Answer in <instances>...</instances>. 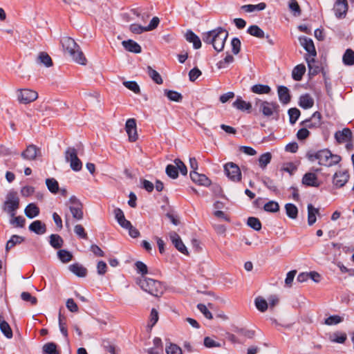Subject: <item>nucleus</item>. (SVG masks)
Segmentation results:
<instances>
[{
  "label": "nucleus",
  "instance_id": "obj_1",
  "mask_svg": "<svg viewBox=\"0 0 354 354\" xmlns=\"http://www.w3.org/2000/svg\"><path fill=\"white\" fill-rule=\"evenodd\" d=\"M228 37V32L223 28H217L212 30L204 32L202 36L203 41L212 44L217 52H221Z\"/></svg>",
  "mask_w": 354,
  "mask_h": 354
},
{
  "label": "nucleus",
  "instance_id": "obj_2",
  "mask_svg": "<svg viewBox=\"0 0 354 354\" xmlns=\"http://www.w3.org/2000/svg\"><path fill=\"white\" fill-rule=\"evenodd\" d=\"M62 44L64 51L71 56L74 62L81 65L86 64V58L73 39L68 37H63Z\"/></svg>",
  "mask_w": 354,
  "mask_h": 354
},
{
  "label": "nucleus",
  "instance_id": "obj_3",
  "mask_svg": "<svg viewBox=\"0 0 354 354\" xmlns=\"http://www.w3.org/2000/svg\"><path fill=\"white\" fill-rule=\"evenodd\" d=\"M308 158L312 162L318 160L320 165L326 167H332L339 163L341 160L339 156L332 154L331 152L327 149L320 150L313 153H308Z\"/></svg>",
  "mask_w": 354,
  "mask_h": 354
},
{
  "label": "nucleus",
  "instance_id": "obj_4",
  "mask_svg": "<svg viewBox=\"0 0 354 354\" xmlns=\"http://www.w3.org/2000/svg\"><path fill=\"white\" fill-rule=\"evenodd\" d=\"M138 284L144 291L154 297H160L164 292L161 283L151 278L142 277L138 279Z\"/></svg>",
  "mask_w": 354,
  "mask_h": 354
},
{
  "label": "nucleus",
  "instance_id": "obj_5",
  "mask_svg": "<svg viewBox=\"0 0 354 354\" xmlns=\"http://www.w3.org/2000/svg\"><path fill=\"white\" fill-rule=\"evenodd\" d=\"M19 207V198L17 192L10 191L6 196L3 203V210L9 216H15Z\"/></svg>",
  "mask_w": 354,
  "mask_h": 354
},
{
  "label": "nucleus",
  "instance_id": "obj_6",
  "mask_svg": "<svg viewBox=\"0 0 354 354\" xmlns=\"http://www.w3.org/2000/svg\"><path fill=\"white\" fill-rule=\"evenodd\" d=\"M66 205L68 207L73 218L77 221H80L83 218V205L76 196H71Z\"/></svg>",
  "mask_w": 354,
  "mask_h": 354
},
{
  "label": "nucleus",
  "instance_id": "obj_7",
  "mask_svg": "<svg viewBox=\"0 0 354 354\" xmlns=\"http://www.w3.org/2000/svg\"><path fill=\"white\" fill-rule=\"evenodd\" d=\"M255 106L266 117L273 115L274 112L277 111L278 109V105L275 102H270L259 99L256 100Z\"/></svg>",
  "mask_w": 354,
  "mask_h": 354
},
{
  "label": "nucleus",
  "instance_id": "obj_8",
  "mask_svg": "<svg viewBox=\"0 0 354 354\" xmlns=\"http://www.w3.org/2000/svg\"><path fill=\"white\" fill-rule=\"evenodd\" d=\"M65 159L70 162L71 169L75 171L81 170L82 164L77 157V151L73 147H69L65 152Z\"/></svg>",
  "mask_w": 354,
  "mask_h": 354
},
{
  "label": "nucleus",
  "instance_id": "obj_9",
  "mask_svg": "<svg viewBox=\"0 0 354 354\" xmlns=\"http://www.w3.org/2000/svg\"><path fill=\"white\" fill-rule=\"evenodd\" d=\"M224 171L227 176L234 182L241 179V172L239 167L234 162H227L224 165Z\"/></svg>",
  "mask_w": 354,
  "mask_h": 354
},
{
  "label": "nucleus",
  "instance_id": "obj_10",
  "mask_svg": "<svg viewBox=\"0 0 354 354\" xmlns=\"http://www.w3.org/2000/svg\"><path fill=\"white\" fill-rule=\"evenodd\" d=\"M38 97V93L33 90L24 88L17 92L18 100L23 104H28L36 100Z\"/></svg>",
  "mask_w": 354,
  "mask_h": 354
},
{
  "label": "nucleus",
  "instance_id": "obj_11",
  "mask_svg": "<svg viewBox=\"0 0 354 354\" xmlns=\"http://www.w3.org/2000/svg\"><path fill=\"white\" fill-rule=\"evenodd\" d=\"M349 174L346 170L336 171L333 175V183L337 188L342 187L348 182Z\"/></svg>",
  "mask_w": 354,
  "mask_h": 354
},
{
  "label": "nucleus",
  "instance_id": "obj_12",
  "mask_svg": "<svg viewBox=\"0 0 354 354\" xmlns=\"http://www.w3.org/2000/svg\"><path fill=\"white\" fill-rule=\"evenodd\" d=\"M125 130L128 134L129 140L130 142H135L138 138V135L136 129V122L133 118L128 119L125 124Z\"/></svg>",
  "mask_w": 354,
  "mask_h": 354
},
{
  "label": "nucleus",
  "instance_id": "obj_13",
  "mask_svg": "<svg viewBox=\"0 0 354 354\" xmlns=\"http://www.w3.org/2000/svg\"><path fill=\"white\" fill-rule=\"evenodd\" d=\"M170 239L175 248L182 254L188 255L189 252L180 236L175 232L169 233Z\"/></svg>",
  "mask_w": 354,
  "mask_h": 354
},
{
  "label": "nucleus",
  "instance_id": "obj_14",
  "mask_svg": "<svg viewBox=\"0 0 354 354\" xmlns=\"http://www.w3.org/2000/svg\"><path fill=\"white\" fill-rule=\"evenodd\" d=\"M299 41L300 45L308 53L307 56H310V58L316 56L317 53L311 39L302 36L299 37Z\"/></svg>",
  "mask_w": 354,
  "mask_h": 354
},
{
  "label": "nucleus",
  "instance_id": "obj_15",
  "mask_svg": "<svg viewBox=\"0 0 354 354\" xmlns=\"http://www.w3.org/2000/svg\"><path fill=\"white\" fill-rule=\"evenodd\" d=\"M40 156V150L36 146L30 145L27 147L26 149L21 153L23 158L32 160Z\"/></svg>",
  "mask_w": 354,
  "mask_h": 354
},
{
  "label": "nucleus",
  "instance_id": "obj_16",
  "mask_svg": "<svg viewBox=\"0 0 354 354\" xmlns=\"http://www.w3.org/2000/svg\"><path fill=\"white\" fill-rule=\"evenodd\" d=\"M308 224L311 226L317 221V216H320L319 209L315 207L312 204H308Z\"/></svg>",
  "mask_w": 354,
  "mask_h": 354
},
{
  "label": "nucleus",
  "instance_id": "obj_17",
  "mask_svg": "<svg viewBox=\"0 0 354 354\" xmlns=\"http://www.w3.org/2000/svg\"><path fill=\"white\" fill-rule=\"evenodd\" d=\"M351 137L352 132L348 128H344L342 131H338L335 133V138L339 143L348 142Z\"/></svg>",
  "mask_w": 354,
  "mask_h": 354
},
{
  "label": "nucleus",
  "instance_id": "obj_18",
  "mask_svg": "<svg viewBox=\"0 0 354 354\" xmlns=\"http://www.w3.org/2000/svg\"><path fill=\"white\" fill-rule=\"evenodd\" d=\"M190 178L194 183H198V185L208 186L210 184V180L205 175L200 174L196 171H191Z\"/></svg>",
  "mask_w": 354,
  "mask_h": 354
},
{
  "label": "nucleus",
  "instance_id": "obj_19",
  "mask_svg": "<svg viewBox=\"0 0 354 354\" xmlns=\"http://www.w3.org/2000/svg\"><path fill=\"white\" fill-rule=\"evenodd\" d=\"M302 183L306 186H311L317 187L319 186V183L317 176L313 173H306L302 178Z\"/></svg>",
  "mask_w": 354,
  "mask_h": 354
},
{
  "label": "nucleus",
  "instance_id": "obj_20",
  "mask_svg": "<svg viewBox=\"0 0 354 354\" xmlns=\"http://www.w3.org/2000/svg\"><path fill=\"white\" fill-rule=\"evenodd\" d=\"M123 47L129 52L133 53H141V46L132 39H128L122 42Z\"/></svg>",
  "mask_w": 354,
  "mask_h": 354
},
{
  "label": "nucleus",
  "instance_id": "obj_21",
  "mask_svg": "<svg viewBox=\"0 0 354 354\" xmlns=\"http://www.w3.org/2000/svg\"><path fill=\"white\" fill-rule=\"evenodd\" d=\"M114 215L118 223L122 227L125 228L131 226V222L125 218L124 214L122 209L120 208L115 209Z\"/></svg>",
  "mask_w": 354,
  "mask_h": 354
},
{
  "label": "nucleus",
  "instance_id": "obj_22",
  "mask_svg": "<svg viewBox=\"0 0 354 354\" xmlns=\"http://www.w3.org/2000/svg\"><path fill=\"white\" fill-rule=\"evenodd\" d=\"M30 231L37 234H43L46 231V227L41 221L37 220L33 221L28 227Z\"/></svg>",
  "mask_w": 354,
  "mask_h": 354
},
{
  "label": "nucleus",
  "instance_id": "obj_23",
  "mask_svg": "<svg viewBox=\"0 0 354 354\" xmlns=\"http://www.w3.org/2000/svg\"><path fill=\"white\" fill-rule=\"evenodd\" d=\"M185 39L187 41L192 43L194 48L199 49L201 47L200 38L192 30H187L185 34Z\"/></svg>",
  "mask_w": 354,
  "mask_h": 354
},
{
  "label": "nucleus",
  "instance_id": "obj_24",
  "mask_svg": "<svg viewBox=\"0 0 354 354\" xmlns=\"http://www.w3.org/2000/svg\"><path fill=\"white\" fill-rule=\"evenodd\" d=\"M328 338L332 342L344 344L347 339V335L344 332L335 331L330 334Z\"/></svg>",
  "mask_w": 354,
  "mask_h": 354
},
{
  "label": "nucleus",
  "instance_id": "obj_25",
  "mask_svg": "<svg viewBox=\"0 0 354 354\" xmlns=\"http://www.w3.org/2000/svg\"><path fill=\"white\" fill-rule=\"evenodd\" d=\"M232 106L238 110L244 111H250L252 108V104L242 100L241 97H238L233 102Z\"/></svg>",
  "mask_w": 354,
  "mask_h": 354
},
{
  "label": "nucleus",
  "instance_id": "obj_26",
  "mask_svg": "<svg viewBox=\"0 0 354 354\" xmlns=\"http://www.w3.org/2000/svg\"><path fill=\"white\" fill-rule=\"evenodd\" d=\"M24 213L28 218H33L39 215V209L35 203H30L26 207Z\"/></svg>",
  "mask_w": 354,
  "mask_h": 354
},
{
  "label": "nucleus",
  "instance_id": "obj_27",
  "mask_svg": "<svg viewBox=\"0 0 354 354\" xmlns=\"http://www.w3.org/2000/svg\"><path fill=\"white\" fill-rule=\"evenodd\" d=\"M69 270L79 277H84L86 275L87 270L82 266L75 263L69 266Z\"/></svg>",
  "mask_w": 354,
  "mask_h": 354
},
{
  "label": "nucleus",
  "instance_id": "obj_28",
  "mask_svg": "<svg viewBox=\"0 0 354 354\" xmlns=\"http://www.w3.org/2000/svg\"><path fill=\"white\" fill-rule=\"evenodd\" d=\"M306 72V67L304 64L296 66L292 72V78L296 81H300Z\"/></svg>",
  "mask_w": 354,
  "mask_h": 354
},
{
  "label": "nucleus",
  "instance_id": "obj_29",
  "mask_svg": "<svg viewBox=\"0 0 354 354\" xmlns=\"http://www.w3.org/2000/svg\"><path fill=\"white\" fill-rule=\"evenodd\" d=\"M278 95L280 101L283 104H287L290 100L289 91L287 87L280 86L278 88Z\"/></svg>",
  "mask_w": 354,
  "mask_h": 354
},
{
  "label": "nucleus",
  "instance_id": "obj_30",
  "mask_svg": "<svg viewBox=\"0 0 354 354\" xmlns=\"http://www.w3.org/2000/svg\"><path fill=\"white\" fill-rule=\"evenodd\" d=\"M266 5L265 3H260L257 5H244L241 6V9L247 12H252L255 11L263 10L266 8Z\"/></svg>",
  "mask_w": 354,
  "mask_h": 354
},
{
  "label": "nucleus",
  "instance_id": "obj_31",
  "mask_svg": "<svg viewBox=\"0 0 354 354\" xmlns=\"http://www.w3.org/2000/svg\"><path fill=\"white\" fill-rule=\"evenodd\" d=\"M251 91L256 94H268L270 92L271 88L268 85L258 84L252 86Z\"/></svg>",
  "mask_w": 354,
  "mask_h": 354
},
{
  "label": "nucleus",
  "instance_id": "obj_32",
  "mask_svg": "<svg viewBox=\"0 0 354 354\" xmlns=\"http://www.w3.org/2000/svg\"><path fill=\"white\" fill-rule=\"evenodd\" d=\"M314 104L313 99L308 95L306 94L300 97L299 105L304 109L311 108Z\"/></svg>",
  "mask_w": 354,
  "mask_h": 354
},
{
  "label": "nucleus",
  "instance_id": "obj_33",
  "mask_svg": "<svg viewBox=\"0 0 354 354\" xmlns=\"http://www.w3.org/2000/svg\"><path fill=\"white\" fill-rule=\"evenodd\" d=\"M348 9V4L345 3H335L334 6V11L336 17H342L344 15Z\"/></svg>",
  "mask_w": 354,
  "mask_h": 354
},
{
  "label": "nucleus",
  "instance_id": "obj_34",
  "mask_svg": "<svg viewBox=\"0 0 354 354\" xmlns=\"http://www.w3.org/2000/svg\"><path fill=\"white\" fill-rule=\"evenodd\" d=\"M248 32L252 36L256 37L259 39L265 37V33L258 26H250L248 29Z\"/></svg>",
  "mask_w": 354,
  "mask_h": 354
},
{
  "label": "nucleus",
  "instance_id": "obj_35",
  "mask_svg": "<svg viewBox=\"0 0 354 354\" xmlns=\"http://www.w3.org/2000/svg\"><path fill=\"white\" fill-rule=\"evenodd\" d=\"M164 93L169 98V100L173 102H179L183 99L182 95L180 93L175 91L165 89L164 91Z\"/></svg>",
  "mask_w": 354,
  "mask_h": 354
},
{
  "label": "nucleus",
  "instance_id": "obj_36",
  "mask_svg": "<svg viewBox=\"0 0 354 354\" xmlns=\"http://www.w3.org/2000/svg\"><path fill=\"white\" fill-rule=\"evenodd\" d=\"M24 241V238L17 235H13L10 240L8 241L6 245V250L8 252L14 246L20 244Z\"/></svg>",
  "mask_w": 354,
  "mask_h": 354
},
{
  "label": "nucleus",
  "instance_id": "obj_37",
  "mask_svg": "<svg viewBox=\"0 0 354 354\" xmlns=\"http://www.w3.org/2000/svg\"><path fill=\"white\" fill-rule=\"evenodd\" d=\"M64 243V240L58 234H51L50 236V245L55 248H60Z\"/></svg>",
  "mask_w": 354,
  "mask_h": 354
},
{
  "label": "nucleus",
  "instance_id": "obj_38",
  "mask_svg": "<svg viewBox=\"0 0 354 354\" xmlns=\"http://www.w3.org/2000/svg\"><path fill=\"white\" fill-rule=\"evenodd\" d=\"M39 63L44 64L46 67H50L53 65V62L50 57L44 52H41L37 57Z\"/></svg>",
  "mask_w": 354,
  "mask_h": 354
},
{
  "label": "nucleus",
  "instance_id": "obj_39",
  "mask_svg": "<svg viewBox=\"0 0 354 354\" xmlns=\"http://www.w3.org/2000/svg\"><path fill=\"white\" fill-rule=\"evenodd\" d=\"M272 159V155L270 153L267 152L265 153H263L260 156L259 158V167L264 169L267 165L270 162Z\"/></svg>",
  "mask_w": 354,
  "mask_h": 354
},
{
  "label": "nucleus",
  "instance_id": "obj_40",
  "mask_svg": "<svg viewBox=\"0 0 354 354\" xmlns=\"http://www.w3.org/2000/svg\"><path fill=\"white\" fill-rule=\"evenodd\" d=\"M254 304L257 308L261 312H265L268 308V301L262 297H257Z\"/></svg>",
  "mask_w": 354,
  "mask_h": 354
},
{
  "label": "nucleus",
  "instance_id": "obj_41",
  "mask_svg": "<svg viewBox=\"0 0 354 354\" xmlns=\"http://www.w3.org/2000/svg\"><path fill=\"white\" fill-rule=\"evenodd\" d=\"M10 218L9 220V223L12 225H13L15 227H23L24 226L25 223H26V219L23 216H15H15H10Z\"/></svg>",
  "mask_w": 354,
  "mask_h": 354
},
{
  "label": "nucleus",
  "instance_id": "obj_42",
  "mask_svg": "<svg viewBox=\"0 0 354 354\" xmlns=\"http://www.w3.org/2000/svg\"><path fill=\"white\" fill-rule=\"evenodd\" d=\"M286 214L290 218L295 219L297 217L298 209L292 203H288L285 205Z\"/></svg>",
  "mask_w": 354,
  "mask_h": 354
},
{
  "label": "nucleus",
  "instance_id": "obj_43",
  "mask_svg": "<svg viewBox=\"0 0 354 354\" xmlns=\"http://www.w3.org/2000/svg\"><path fill=\"white\" fill-rule=\"evenodd\" d=\"M1 333L8 339L13 337L12 330L6 321H1Z\"/></svg>",
  "mask_w": 354,
  "mask_h": 354
},
{
  "label": "nucleus",
  "instance_id": "obj_44",
  "mask_svg": "<svg viewBox=\"0 0 354 354\" xmlns=\"http://www.w3.org/2000/svg\"><path fill=\"white\" fill-rule=\"evenodd\" d=\"M147 72L149 76L158 84H162V79L160 75L151 66L147 67Z\"/></svg>",
  "mask_w": 354,
  "mask_h": 354
},
{
  "label": "nucleus",
  "instance_id": "obj_45",
  "mask_svg": "<svg viewBox=\"0 0 354 354\" xmlns=\"http://www.w3.org/2000/svg\"><path fill=\"white\" fill-rule=\"evenodd\" d=\"M288 8L294 16L298 17L301 13L300 6L296 0H290Z\"/></svg>",
  "mask_w": 354,
  "mask_h": 354
},
{
  "label": "nucleus",
  "instance_id": "obj_46",
  "mask_svg": "<svg viewBox=\"0 0 354 354\" xmlns=\"http://www.w3.org/2000/svg\"><path fill=\"white\" fill-rule=\"evenodd\" d=\"M343 62L346 65L354 64V51L347 49L343 55Z\"/></svg>",
  "mask_w": 354,
  "mask_h": 354
},
{
  "label": "nucleus",
  "instance_id": "obj_47",
  "mask_svg": "<svg viewBox=\"0 0 354 354\" xmlns=\"http://www.w3.org/2000/svg\"><path fill=\"white\" fill-rule=\"evenodd\" d=\"M46 184L49 191L53 194H55L59 190V185L57 181L54 178H47L46 180Z\"/></svg>",
  "mask_w": 354,
  "mask_h": 354
},
{
  "label": "nucleus",
  "instance_id": "obj_48",
  "mask_svg": "<svg viewBox=\"0 0 354 354\" xmlns=\"http://www.w3.org/2000/svg\"><path fill=\"white\" fill-rule=\"evenodd\" d=\"M263 209L266 212L274 213L279 210V205L277 202L270 201L264 205Z\"/></svg>",
  "mask_w": 354,
  "mask_h": 354
},
{
  "label": "nucleus",
  "instance_id": "obj_49",
  "mask_svg": "<svg viewBox=\"0 0 354 354\" xmlns=\"http://www.w3.org/2000/svg\"><path fill=\"white\" fill-rule=\"evenodd\" d=\"M57 255L60 261L63 263H67L72 259V254L66 250H60L57 252Z\"/></svg>",
  "mask_w": 354,
  "mask_h": 354
},
{
  "label": "nucleus",
  "instance_id": "obj_50",
  "mask_svg": "<svg viewBox=\"0 0 354 354\" xmlns=\"http://www.w3.org/2000/svg\"><path fill=\"white\" fill-rule=\"evenodd\" d=\"M43 351L45 354H59L57 346L53 342H49L43 346Z\"/></svg>",
  "mask_w": 354,
  "mask_h": 354
},
{
  "label": "nucleus",
  "instance_id": "obj_51",
  "mask_svg": "<svg viewBox=\"0 0 354 354\" xmlns=\"http://www.w3.org/2000/svg\"><path fill=\"white\" fill-rule=\"evenodd\" d=\"M314 57H315L310 58V56L306 57V61L308 63V66L309 68V73L310 75H315V74L318 73V72H319V68L317 66L315 67L313 66V64L315 62Z\"/></svg>",
  "mask_w": 354,
  "mask_h": 354
},
{
  "label": "nucleus",
  "instance_id": "obj_52",
  "mask_svg": "<svg viewBox=\"0 0 354 354\" xmlns=\"http://www.w3.org/2000/svg\"><path fill=\"white\" fill-rule=\"evenodd\" d=\"M247 223L250 227H252L254 230L259 231L261 229V223L257 218L249 217L248 218Z\"/></svg>",
  "mask_w": 354,
  "mask_h": 354
},
{
  "label": "nucleus",
  "instance_id": "obj_53",
  "mask_svg": "<svg viewBox=\"0 0 354 354\" xmlns=\"http://www.w3.org/2000/svg\"><path fill=\"white\" fill-rule=\"evenodd\" d=\"M165 171L167 175L173 179H175L178 176V171L176 165H168L166 167Z\"/></svg>",
  "mask_w": 354,
  "mask_h": 354
},
{
  "label": "nucleus",
  "instance_id": "obj_54",
  "mask_svg": "<svg viewBox=\"0 0 354 354\" xmlns=\"http://www.w3.org/2000/svg\"><path fill=\"white\" fill-rule=\"evenodd\" d=\"M123 85L135 93H139L140 91L138 84L134 81H124Z\"/></svg>",
  "mask_w": 354,
  "mask_h": 354
},
{
  "label": "nucleus",
  "instance_id": "obj_55",
  "mask_svg": "<svg viewBox=\"0 0 354 354\" xmlns=\"http://www.w3.org/2000/svg\"><path fill=\"white\" fill-rule=\"evenodd\" d=\"M343 321L342 317L339 315H331L326 318L324 321V324L328 326L335 325L341 323Z\"/></svg>",
  "mask_w": 354,
  "mask_h": 354
},
{
  "label": "nucleus",
  "instance_id": "obj_56",
  "mask_svg": "<svg viewBox=\"0 0 354 354\" xmlns=\"http://www.w3.org/2000/svg\"><path fill=\"white\" fill-rule=\"evenodd\" d=\"M167 354H182V349L175 344H169L165 348Z\"/></svg>",
  "mask_w": 354,
  "mask_h": 354
},
{
  "label": "nucleus",
  "instance_id": "obj_57",
  "mask_svg": "<svg viewBox=\"0 0 354 354\" xmlns=\"http://www.w3.org/2000/svg\"><path fill=\"white\" fill-rule=\"evenodd\" d=\"M234 57L231 55H227L223 59L219 61L217 63V66L218 68H224L227 67V66L234 62Z\"/></svg>",
  "mask_w": 354,
  "mask_h": 354
},
{
  "label": "nucleus",
  "instance_id": "obj_58",
  "mask_svg": "<svg viewBox=\"0 0 354 354\" xmlns=\"http://www.w3.org/2000/svg\"><path fill=\"white\" fill-rule=\"evenodd\" d=\"M241 41L239 38L234 37L231 41L232 51L234 55H237L241 50Z\"/></svg>",
  "mask_w": 354,
  "mask_h": 354
},
{
  "label": "nucleus",
  "instance_id": "obj_59",
  "mask_svg": "<svg viewBox=\"0 0 354 354\" xmlns=\"http://www.w3.org/2000/svg\"><path fill=\"white\" fill-rule=\"evenodd\" d=\"M288 115L290 116V122L292 124L295 123L297 120L300 115V111L296 108L290 109L288 111Z\"/></svg>",
  "mask_w": 354,
  "mask_h": 354
},
{
  "label": "nucleus",
  "instance_id": "obj_60",
  "mask_svg": "<svg viewBox=\"0 0 354 354\" xmlns=\"http://www.w3.org/2000/svg\"><path fill=\"white\" fill-rule=\"evenodd\" d=\"M21 298L22 300L30 302L32 305H35L37 302V299L35 297L32 296L28 292H21Z\"/></svg>",
  "mask_w": 354,
  "mask_h": 354
},
{
  "label": "nucleus",
  "instance_id": "obj_61",
  "mask_svg": "<svg viewBox=\"0 0 354 354\" xmlns=\"http://www.w3.org/2000/svg\"><path fill=\"white\" fill-rule=\"evenodd\" d=\"M129 30L134 34H141L144 32H147L145 26H142L137 24H131L129 26Z\"/></svg>",
  "mask_w": 354,
  "mask_h": 354
},
{
  "label": "nucleus",
  "instance_id": "obj_62",
  "mask_svg": "<svg viewBox=\"0 0 354 354\" xmlns=\"http://www.w3.org/2000/svg\"><path fill=\"white\" fill-rule=\"evenodd\" d=\"M197 308L200 310L201 313L208 319H212L213 318L212 314L207 309L205 305L199 304L197 305Z\"/></svg>",
  "mask_w": 354,
  "mask_h": 354
},
{
  "label": "nucleus",
  "instance_id": "obj_63",
  "mask_svg": "<svg viewBox=\"0 0 354 354\" xmlns=\"http://www.w3.org/2000/svg\"><path fill=\"white\" fill-rule=\"evenodd\" d=\"M174 164L176 165L178 171L179 170L182 175H186L187 174V167L180 159H175Z\"/></svg>",
  "mask_w": 354,
  "mask_h": 354
},
{
  "label": "nucleus",
  "instance_id": "obj_64",
  "mask_svg": "<svg viewBox=\"0 0 354 354\" xmlns=\"http://www.w3.org/2000/svg\"><path fill=\"white\" fill-rule=\"evenodd\" d=\"M104 348L109 354H118L120 349L114 344L108 343L104 345Z\"/></svg>",
  "mask_w": 354,
  "mask_h": 354
}]
</instances>
